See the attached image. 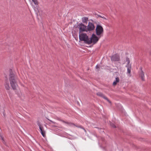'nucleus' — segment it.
<instances>
[{"label": "nucleus", "instance_id": "nucleus-20", "mask_svg": "<svg viewBox=\"0 0 151 151\" xmlns=\"http://www.w3.org/2000/svg\"><path fill=\"white\" fill-rule=\"evenodd\" d=\"M111 126H112V127H115V126L114 124H112V125H111Z\"/></svg>", "mask_w": 151, "mask_h": 151}, {"label": "nucleus", "instance_id": "nucleus-12", "mask_svg": "<svg viewBox=\"0 0 151 151\" xmlns=\"http://www.w3.org/2000/svg\"><path fill=\"white\" fill-rule=\"evenodd\" d=\"M119 78L117 77L116 78V81H114L113 83V84L114 86H115L116 84L117 83L119 82Z\"/></svg>", "mask_w": 151, "mask_h": 151}, {"label": "nucleus", "instance_id": "nucleus-17", "mask_svg": "<svg viewBox=\"0 0 151 151\" xmlns=\"http://www.w3.org/2000/svg\"><path fill=\"white\" fill-rule=\"evenodd\" d=\"M37 124L38 125L39 127L42 126V125L40 124V122L39 121L37 122Z\"/></svg>", "mask_w": 151, "mask_h": 151}, {"label": "nucleus", "instance_id": "nucleus-8", "mask_svg": "<svg viewBox=\"0 0 151 151\" xmlns=\"http://www.w3.org/2000/svg\"><path fill=\"white\" fill-rule=\"evenodd\" d=\"M126 62H127L128 64L127 66V72L129 73H130L131 72V65L129 64L130 61L128 58H126Z\"/></svg>", "mask_w": 151, "mask_h": 151}, {"label": "nucleus", "instance_id": "nucleus-13", "mask_svg": "<svg viewBox=\"0 0 151 151\" xmlns=\"http://www.w3.org/2000/svg\"><path fill=\"white\" fill-rule=\"evenodd\" d=\"M140 76L142 80L144 81L145 79L144 73L142 71H141L140 74Z\"/></svg>", "mask_w": 151, "mask_h": 151}, {"label": "nucleus", "instance_id": "nucleus-24", "mask_svg": "<svg viewBox=\"0 0 151 151\" xmlns=\"http://www.w3.org/2000/svg\"><path fill=\"white\" fill-rule=\"evenodd\" d=\"M2 139L3 140V138H2Z\"/></svg>", "mask_w": 151, "mask_h": 151}, {"label": "nucleus", "instance_id": "nucleus-15", "mask_svg": "<svg viewBox=\"0 0 151 151\" xmlns=\"http://www.w3.org/2000/svg\"><path fill=\"white\" fill-rule=\"evenodd\" d=\"M32 1L34 2L35 4L37 5L38 4V2L37 0H32Z\"/></svg>", "mask_w": 151, "mask_h": 151}, {"label": "nucleus", "instance_id": "nucleus-11", "mask_svg": "<svg viewBox=\"0 0 151 151\" xmlns=\"http://www.w3.org/2000/svg\"><path fill=\"white\" fill-rule=\"evenodd\" d=\"M4 86L6 89L7 90H9L10 89V87L9 86L8 82H6L5 83Z\"/></svg>", "mask_w": 151, "mask_h": 151}, {"label": "nucleus", "instance_id": "nucleus-16", "mask_svg": "<svg viewBox=\"0 0 151 151\" xmlns=\"http://www.w3.org/2000/svg\"><path fill=\"white\" fill-rule=\"evenodd\" d=\"M39 127L40 129V132H42V131L44 130V128L42 126H41Z\"/></svg>", "mask_w": 151, "mask_h": 151}, {"label": "nucleus", "instance_id": "nucleus-9", "mask_svg": "<svg viewBox=\"0 0 151 151\" xmlns=\"http://www.w3.org/2000/svg\"><path fill=\"white\" fill-rule=\"evenodd\" d=\"M96 94L97 95L101 97L104 99L106 100L109 103H111L110 101L108 99L106 96H105L101 92H98Z\"/></svg>", "mask_w": 151, "mask_h": 151}, {"label": "nucleus", "instance_id": "nucleus-4", "mask_svg": "<svg viewBox=\"0 0 151 151\" xmlns=\"http://www.w3.org/2000/svg\"><path fill=\"white\" fill-rule=\"evenodd\" d=\"M99 39V38L96 36L95 35L93 34L91 38L89 39V41H91V42L90 44L92 43H93V44H95L98 41Z\"/></svg>", "mask_w": 151, "mask_h": 151}, {"label": "nucleus", "instance_id": "nucleus-1", "mask_svg": "<svg viewBox=\"0 0 151 151\" xmlns=\"http://www.w3.org/2000/svg\"><path fill=\"white\" fill-rule=\"evenodd\" d=\"M9 81L10 84L12 89L14 90H16L18 86L17 84V78L15 76L11 74L10 75Z\"/></svg>", "mask_w": 151, "mask_h": 151}, {"label": "nucleus", "instance_id": "nucleus-6", "mask_svg": "<svg viewBox=\"0 0 151 151\" xmlns=\"http://www.w3.org/2000/svg\"><path fill=\"white\" fill-rule=\"evenodd\" d=\"M79 33H80L83 31L86 32V26L84 25L82 23L80 24L79 25Z\"/></svg>", "mask_w": 151, "mask_h": 151}, {"label": "nucleus", "instance_id": "nucleus-22", "mask_svg": "<svg viewBox=\"0 0 151 151\" xmlns=\"http://www.w3.org/2000/svg\"><path fill=\"white\" fill-rule=\"evenodd\" d=\"M150 55H151V51L150 52Z\"/></svg>", "mask_w": 151, "mask_h": 151}, {"label": "nucleus", "instance_id": "nucleus-19", "mask_svg": "<svg viewBox=\"0 0 151 151\" xmlns=\"http://www.w3.org/2000/svg\"><path fill=\"white\" fill-rule=\"evenodd\" d=\"M96 69L99 68V65H96Z\"/></svg>", "mask_w": 151, "mask_h": 151}, {"label": "nucleus", "instance_id": "nucleus-21", "mask_svg": "<svg viewBox=\"0 0 151 151\" xmlns=\"http://www.w3.org/2000/svg\"><path fill=\"white\" fill-rule=\"evenodd\" d=\"M51 122H52V123H54V122H52V121L50 120H49V119H48Z\"/></svg>", "mask_w": 151, "mask_h": 151}, {"label": "nucleus", "instance_id": "nucleus-10", "mask_svg": "<svg viewBox=\"0 0 151 151\" xmlns=\"http://www.w3.org/2000/svg\"><path fill=\"white\" fill-rule=\"evenodd\" d=\"M88 21V18L86 17H83L82 18V21L83 23L87 24Z\"/></svg>", "mask_w": 151, "mask_h": 151}, {"label": "nucleus", "instance_id": "nucleus-2", "mask_svg": "<svg viewBox=\"0 0 151 151\" xmlns=\"http://www.w3.org/2000/svg\"><path fill=\"white\" fill-rule=\"evenodd\" d=\"M79 39L81 41H84L86 43L90 44L91 41H89V38L85 33H80L79 35Z\"/></svg>", "mask_w": 151, "mask_h": 151}, {"label": "nucleus", "instance_id": "nucleus-7", "mask_svg": "<svg viewBox=\"0 0 151 151\" xmlns=\"http://www.w3.org/2000/svg\"><path fill=\"white\" fill-rule=\"evenodd\" d=\"M119 60V55L117 54L113 55L111 58V60L114 61H118Z\"/></svg>", "mask_w": 151, "mask_h": 151}, {"label": "nucleus", "instance_id": "nucleus-18", "mask_svg": "<svg viewBox=\"0 0 151 151\" xmlns=\"http://www.w3.org/2000/svg\"><path fill=\"white\" fill-rule=\"evenodd\" d=\"M66 124H68V125H69V126H70V125L71 126L73 124H70V123H68L67 122Z\"/></svg>", "mask_w": 151, "mask_h": 151}, {"label": "nucleus", "instance_id": "nucleus-14", "mask_svg": "<svg viewBox=\"0 0 151 151\" xmlns=\"http://www.w3.org/2000/svg\"><path fill=\"white\" fill-rule=\"evenodd\" d=\"M41 134L44 137H45V132L44 130L40 132Z\"/></svg>", "mask_w": 151, "mask_h": 151}, {"label": "nucleus", "instance_id": "nucleus-5", "mask_svg": "<svg viewBox=\"0 0 151 151\" xmlns=\"http://www.w3.org/2000/svg\"><path fill=\"white\" fill-rule=\"evenodd\" d=\"M86 28V32H88V31H90L93 30L95 27L93 23L89 22Z\"/></svg>", "mask_w": 151, "mask_h": 151}, {"label": "nucleus", "instance_id": "nucleus-3", "mask_svg": "<svg viewBox=\"0 0 151 151\" xmlns=\"http://www.w3.org/2000/svg\"><path fill=\"white\" fill-rule=\"evenodd\" d=\"M96 33L97 35L100 36L103 33V29L102 27L99 25H97L96 28Z\"/></svg>", "mask_w": 151, "mask_h": 151}, {"label": "nucleus", "instance_id": "nucleus-23", "mask_svg": "<svg viewBox=\"0 0 151 151\" xmlns=\"http://www.w3.org/2000/svg\"><path fill=\"white\" fill-rule=\"evenodd\" d=\"M104 18L105 19H106V18Z\"/></svg>", "mask_w": 151, "mask_h": 151}]
</instances>
